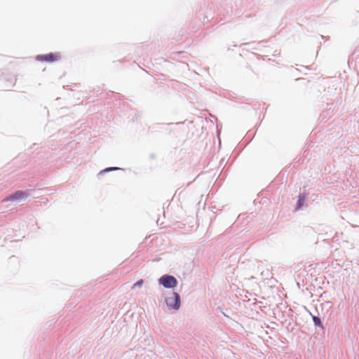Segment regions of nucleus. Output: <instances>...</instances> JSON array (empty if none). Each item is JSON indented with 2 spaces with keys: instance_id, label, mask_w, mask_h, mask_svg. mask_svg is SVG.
Listing matches in <instances>:
<instances>
[{
  "instance_id": "obj_1",
  "label": "nucleus",
  "mask_w": 359,
  "mask_h": 359,
  "mask_svg": "<svg viewBox=\"0 0 359 359\" xmlns=\"http://www.w3.org/2000/svg\"><path fill=\"white\" fill-rule=\"evenodd\" d=\"M159 284L165 288H174L177 285V279L170 275H164L158 280Z\"/></svg>"
},
{
  "instance_id": "obj_2",
  "label": "nucleus",
  "mask_w": 359,
  "mask_h": 359,
  "mask_svg": "<svg viewBox=\"0 0 359 359\" xmlns=\"http://www.w3.org/2000/svg\"><path fill=\"white\" fill-rule=\"evenodd\" d=\"M165 302L170 309L177 310L180 306V297L174 292L165 299Z\"/></svg>"
},
{
  "instance_id": "obj_5",
  "label": "nucleus",
  "mask_w": 359,
  "mask_h": 359,
  "mask_svg": "<svg viewBox=\"0 0 359 359\" xmlns=\"http://www.w3.org/2000/svg\"><path fill=\"white\" fill-rule=\"evenodd\" d=\"M313 320L315 323L316 325H321V321H320V319L318 318V317H316V316H313Z\"/></svg>"
},
{
  "instance_id": "obj_4",
  "label": "nucleus",
  "mask_w": 359,
  "mask_h": 359,
  "mask_svg": "<svg viewBox=\"0 0 359 359\" xmlns=\"http://www.w3.org/2000/svg\"><path fill=\"white\" fill-rule=\"evenodd\" d=\"M27 194L26 192L22 191H18L15 192L13 194L10 196L8 198L4 199V201H22L27 198Z\"/></svg>"
},
{
  "instance_id": "obj_3",
  "label": "nucleus",
  "mask_w": 359,
  "mask_h": 359,
  "mask_svg": "<svg viewBox=\"0 0 359 359\" xmlns=\"http://www.w3.org/2000/svg\"><path fill=\"white\" fill-rule=\"evenodd\" d=\"M36 60L41 62H53L60 58L59 53H50L45 55H39L36 56Z\"/></svg>"
},
{
  "instance_id": "obj_6",
  "label": "nucleus",
  "mask_w": 359,
  "mask_h": 359,
  "mask_svg": "<svg viewBox=\"0 0 359 359\" xmlns=\"http://www.w3.org/2000/svg\"><path fill=\"white\" fill-rule=\"evenodd\" d=\"M143 280H140L137 283H135L133 286L132 287V289H134L135 287H141L143 285Z\"/></svg>"
}]
</instances>
